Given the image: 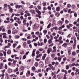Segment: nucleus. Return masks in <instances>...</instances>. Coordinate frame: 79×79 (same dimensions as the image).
I'll return each mask as SVG.
<instances>
[{"label": "nucleus", "mask_w": 79, "mask_h": 79, "mask_svg": "<svg viewBox=\"0 0 79 79\" xmlns=\"http://www.w3.org/2000/svg\"><path fill=\"white\" fill-rule=\"evenodd\" d=\"M74 40L75 44H77V42H76V38H75L74 39Z\"/></svg>", "instance_id": "43"}, {"label": "nucleus", "mask_w": 79, "mask_h": 79, "mask_svg": "<svg viewBox=\"0 0 79 79\" xmlns=\"http://www.w3.org/2000/svg\"><path fill=\"white\" fill-rule=\"evenodd\" d=\"M44 44H46V43H47V40L46 39H44Z\"/></svg>", "instance_id": "20"}, {"label": "nucleus", "mask_w": 79, "mask_h": 79, "mask_svg": "<svg viewBox=\"0 0 79 79\" xmlns=\"http://www.w3.org/2000/svg\"><path fill=\"white\" fill-rule=\"evenodd\" d=\"M44 10H47V8L45 7H44L43 8Z\"/></svg>", "instance_id": "61"}, {"label": "nucleus", "mask_w": 79, "mask_h": 79, "mask_svg": "<svg viewBox=\"0 0 79 79\" xmlns=\"http://www.w3.org/2000/svg\"><path fill=\"white\" fill-rule=\"evenodd\" d=\"M10 12L11 13H13V9L12 8H10Z\"/></svg>", "instance_id": "33"}, {"label": "nucleus", "mask_w": 79, "mask_h": 79, "mask_svg": "<svg viewBox=\"0 0 79 79\" xmlns=\"http://www.w3.org/2000/svg\"><path fill=\"white\" fill-rule=\"evenodd\" d=\"M35 50H36V49H34L33 50L32 53H35Z\"/></svg>", "instance_id": "56"}, {"label": "nucleus", "mask_w": 79, "mask_h": 79, "mask_svg": "<svg viewBox=\"0 0 79 79\" xmlns=\"http://www.w3.org/2000/svg\"><path fill=\"white\" fill-rule=\"evenodd\" d=\"M56 11L58 12L59 11H60V7H57L56 8Z\"/></svg>", "instance_id": "6"}, {"label": "nucleus", "mask_w": 79, "mask_h": 79, "mask_svg": "<svg viewBox=\"0 0 79 79\" xmlns=\"http://www.w3.org/2000/svg\"><path fill=\"white\" fill-rule=\"evenodd\" d=\"M67 59V58L66 57H64L63 59V60L64 61V62H65L66 61V60Z\"/></svg>", "instance_id": "32"}, {"label": "nucleus", "mask_w": 79, "mask_h": 79, "mask_svg": "<svg viewBox=\"0 0 79 79\" xmlns=\"http://www.w3.org/2000/svg\"><path fill=\"white\" fill-rule=\"evenodd\" d=\"M10 20L11 21V22H14V19L13 18L11 19Z\"/></svg>", "instance_id": "49"}, {"label": "nucleus", "mask_w": 79, "mask_h": 79, "mask_svg": "<svg viewBox=\"0 0 79 79\" xmlns=\"http://www.w3.org/2000/svg\"><path fill=\"white\" fill-rule=\"evenodd\" d=\"M18 70H19V69L18 68V67H17V68H16L15 71H18Z\"/></svg>", "instance_id": "58"}, {"label": "nucleus", "mask_w": 79, "mask_h": 79, "mask_svg": "<svg viewBox=\"0 0 79 79\" xmlns=\"http://www.w3.org/2000/svg\"><path fill=\"white\" fill-rule=\"evenodd\" d=\"M21 7H23V5H19V9Z\"/></svg>", "instance_id": "63"}, {"label": "nucleus", "mask_w": 79, "mask_h": 79, "mask_svg": "<svg viewBox=\"0 0 79 79\" xmlns=\"http://www.w3.org/2000/svg\"><path fill=\"white\" fill-rule=\"evenodd\" d=\"M75 66H77V67L78 66H79V64L78 63H77L75 64Z\"/></svg>", "instance_id": "46"}, {"label": "nucleus", "mask_w": 79, "mask_h": 79, "mask_svg": "<svg viewBox=\"0 0 79 79\" xmlns=\"http://www.w3.org/2000/svg\"><path fill=\"white\" fill-rule=\"evenodd\" d=\"M43 6H46V4H47V2H43Z\"/></svg>", "instance_id": "31"}, {"label": "nucleus", "mask_w": 79, "mask_h": 79, "mask_svg": "<svg viewBox=\"0 0 79 79\" xmlns=\"http://www.w3.org/2000/svg\"><path fill=\"white\" fill-rule=\"evenodd\" d=\"M17 32H18V30L17 29L14 30L12 32L13 34H15L17 33Z\"/></svg>", "instance_id": "2"}, {"label": "nucleus", "mask_w": 79, "mask_h": 79, "mask_svg": "<svg viewBox=\"0 0 79 79\" xmlns=\"http://www.w3.org/2000/svg\"><path fill=\"white\" fill-rule=\"evenodd\" d=\"M52 40H53V39H50L48 40V42L49 43V44H52Z\"/></svg>", "instance_id": "5"}, {"label": "nucleus", "mask_w": 79, "mask_h": 79, "mask_svg": "<svg viewBox=\"0 0 79 79\" xmlns=\"http://www.w3.org/2000/svg\"><path fill=\"white\" fill-rule=\"evenodd\" d=\"M71 6V5L70 4H68L67 7H68V8H70Z\"/></svg>", "instance_id": "39"}, {"label": "nucleus", "mask_w": 79, "mask_h": 79, "mask_svg": "<svg viewBox=\"0 0 79 79\" xmlns=\"http://www.w3.org/2000/svg\"><path fill=\"white\" fill-rule=\"evenodd\" d=\"M69 65H67L66 66V69H69Z\"/></svg>", "instance_id": "18"}, {"label": "nucleus", "mask_w": 79, "mask_h": 79, "mask_svg": "<svg viewBox=\"0 0 79 79\" xmlns=\"http://www.w3.org/2000/svg\"><path fill=\"white\" fill-rule=\"evenodd\" d=\"M53 29H55V30H58V28L56 27H53Z\"/></svg>", "instance_id": "38"}, {"label": "nucleus", "mask_w": 79, "mask_h": 79, "mask_svg": "<svg viewBox=\"0 0 79 79\" xmlns=\"http://www.w3.org/2000/svg\"><path fill=\"white\" fill-rule=\"evenodd\" d=\"M32 57H34L35 56V53H33L32 52Z\"/></svg>", "instance_id": "29"}, {"label": "nucleus", "mask_w": 79, "mask_h": 79, "mask_svg": "<svg viewBox=\"0 0 79 79\" xmlns=\"http://www.w3.org/2000/svg\"><path fill=\"white\" fill-rule=\"evenodd\" d=\"M15 14L13 13H12V15L11 16V18H13V16H15Z\"/></svg>", "instance_id": "44"}, {"label": "nucleus", "mask_w": 79, "mask_h": 79, "mask_svg": "<svg viewBox=\"0 0 79 79\" xmlns=\"http://www.w3.org/2000/svg\"><path fill=\"white\" fill-rule=\"evenodd\" d=\"M39 63L37 62H36L35 64V66L36 68L38 67V64Z\"/></svg>", "instance_id": "11"}, {"label": "nucleus", "mask_w": 79, "mask_h": 79, "mask_svg": "<svg viewBox=\"0 0 79 79\" xmlns=\"http://www.w3.org/2000/svg\"><path fill=\"white\" fill-rule=\"evenodd\" d=\"M4 56H6V52H4Z\"/></svg>", "instance_id": "55"}, {"label": "nucleus", "mask_w": 79, "mask_h": 79, "mask_svg": "<svg viewBox=\"0 0 79 79\" xmlns=\"http://www.w3.org/2000/svg\"><path fill=\"white\" fill-rule=\"evenodd\" d=\"M31 43V41L30 40H28L27 41V44H30Z\"/></svg>", "instance_id": "27"}, {"label": "nucleus", "mask_w": 79, "mask_h": 79, "mask_svg": "<svg viewBox=\"0 0 79 79\" xmlns=\"http://www.w3.org/2000/svg\"><path fill=\"white\" fill-rule=\"evenodd\" d=\"M48 9L49 11H50L52 9V7H50V6H49L48 7Z\"/></svg>", "instance_id": "26"}, {"label": "nucleus", "mask_w": 79, "mask_h": 79, "mask_svg": "<svg viewBox=\"0 0 79 79\" xmlns=\"http://www.w3.org/2000/svg\"><path fill=\"white\" fill-rule=\"evenodd\" d=\"M21 3H22V4H23V5H25V2H24L22 1L21 2Z\"/></svg>", "instance_id": "52"}, {"label": "nucleus", "mask_w": 79, "mask_h": 79, "mask_svg": "<svg viewBox=\"0 0 79 79\" xmlns=\"http://www.w3.org/2000/svg\"><path fill=\"white\" fill-rule=\"evenodd\" d=\"M63 23V22L62 21H59L58 24L59 25H62Z\"/></svg>", "instance_id": "8"}, {"label": "nucleus", "mask_w": 79, "mask_h": 79, "mask_svg": "<svg viewBox=\"0 0 79 79\" xmlns=\"http://www.w3.org/2000/svg\"><path fill=\"white\" fill-rule=\"evenodd\" d=\"M23 72H24V71H23L22 72L20 73V75L21 76V75H23Z\"/></svg>", "instance_id": "50"}, {"label": "nucleus", "mask_w": 79, "mask_h": 79, "mask_svg": "<svg viewBox=\"0 0 79 79\" xmlns=\"http://www.w3.org/2000/svg\"><path fill=\"white\" fill-rule=\"evenodd\" d=\"M64 77L63 79H67V77H66V74H64Z\"/></svg>", "instance_id": "19"}, {"label": "nucleus", "mask_w": 79, "mask_h": 79, "mask_svg": "<svg viewBox=\"0 0 79 79\" xmlns=\"http://www.w3.org/2000/svg\"><path fill=\"white\" fill-rule=\"evenodd\" d=\"M37 8H38V9H39V10H41V6H38Z\"/></svg>", "instance_id": "34"}, {"label": "nucleus", "mask_w": 79, "mask_h": 79, "mask_svg": "<svg viewBox=\"0 0 79 79\" xmlns=\"http://www.w3.org/2000/svg\"><path fill=\"white\" fill-rule=\"evenodd\" d=\"M72 76H74V73L72 72L71 73Z\"/></svg>", "instance_id": "62"}, {"label": "nucleus", "mask_w": 79, "mask_h": 79, "mask_svg": "<svg viewBox=\"0 0 79 79\" xmlns=\"http://www.w3.org/2000/svg\"><path fill=\"white\" fill-rule=\"evenodd\" d=\"M21 54H24V51L23 50H22L20 52Z\"/></svg>", "instance_id": "41"}, {"label": "nucleus", "mask_w": 79, "mask_h": 79, "mask_svg": "<svg viewBox=\"0 0 79 79\" xmlns=\"http://www.w3.org/2000/svg\"><path fill=\"white\" fill-rule=\"evenodd\" d=\"M75 60H76V58H73V59H72L71 60V61H73V62H74V61H75Z\"/></svg>", "instance_id": "40"}, {"label": "nucleus", "mask_w": 79, "mask_h": 79, "mask_svg": "<svg viewBox=\"0 0 79 79\" xmlns=\"http://www.w3.org/2000/svg\"><path fill=\"white\" fill-rule=\"evenodd\" d=\"M10 48V46H5V48Z\"/></svg>", "instance_id": "53"}, {"label": "nucleus", "mask_w": 79, "mask_h": 79, "mask_svg": "<svg viewBox=\"0 0 79 79\" xmlns=\"http://www.w3.org/2000/svg\"><path fill=\"white\" fill-rule=\"evenodd\" d=\"M51 25H52V24H51V23H49L47 26V28L49 29V28L51 27Z\"/></svg>", "instance_id": "13"}, {"label": "nucleus", "mask_w": 79, "mask_h": 79, "mask_svg": "<svg viewBox=\"0 0 79 79\" xmlns=\"http://www.w3.org/2000/svg\"><path fill=\"white\" fill-rule=\"evenodd\" d=\"M35 60L37 61H40V59H37V58H35Z\"/></svg>", "instance_id": "54"}, {"label": "nucleus", "mask_w": 79, "mask_h": 79, "mask_svg": "<svg viewBox=\"0 0 79 79\" xmlns=\"http://www.w3.org/2000/svg\"><path fill=\"white\" fill-rule=\"evenodd\" d=\"M16 62H17V60H13V63H16Z\"/></svg>", "instance_id": "59"}, {"label": "nucleus", "mask_w": 79, "mask_h": 79, "mask_svg": "<svg viewBox=\"0 0 79 79\" xmlns=\"http://www.w3.org/2000/svg\"><path fill=\"white\" fill-rule=\"evenodd\" d=\"M72 9H75L76 8V6H75V5H72Z\"/></svg>", "instance_id": "15"}, {"label": "nucleus", "mask_w": 79, "mask_h": 79, "mask_svg": "<svg viewBox=\"0 0 79 79\" xmlns=\"http://www.w3.org/2000/svg\"><path fill=\"white\" fill-rule=\"evenodd\" d=\"M43 32L44 35H45V34H46L47 33V30L44 31H43Z\"/></svg>", "instance_id": "23"}, {"label": "nucleus", "mask_w": 79, "mask_h": 79, "mask_svg": "<svg viewBox=\"0 0 79 79\" xmlns=\"http://www.w3.org/2000/svg\"><path fill=\"white\" fill-rule=\"evenodd\" d=\"M39 65H40V68H42L44 66V62L42 61H40L39 62Z\"/></svg>", "instance_id": "1"}, {"label": "nucleus", "mask_w": 79, "mask_h": 79, "mask_svg": "<svg viewBox=\"0 0 79 79\" xmlns=\"http://www.w3.org/2000/svg\"><path fill=\"white\" fill-rule=\"evenodd\" d=\"M72 55H73V56H75V55H76V52H73L72 53Z\"/></svg>", "instance_id": "12"}, {"label": "nucleus", "mask_w": 79, "mask_h": 79, "mask_svg": "<svg viewBox=\"0 0 79 79\" xmlns=\"http://www.w3.org/2000/svg\"><path fill=\"white\" fill-rule=\"evenodd\" d=\"M3 29V26H2L0 27V31H2V29Z\"/></svg>", "instance_id": "51"}, {"label": "nucleus", "mask_w": 79, "mask_h": 79, "mask_svg": "<svg viewBox=\"0 0 79 79\" xmlns=\"http://www.w3.org/2000/svg\"><path fill=\"white\" fill-rule=\"evenodd\" d=\"M60 15V14L59 12H56L55 14V15L56 16H57V17H59Z\"/></svg>", "instance_id": "4"}, {"label": "nucleus", "mask_w": 79, "mask_h": 79, "mask_svg": "<svg viewBox=\"0 0 79 79\" xmlns=\"http://www.w3.org/2000/svg\"><path fill=\"white\" fill-rule=\"evenodd\" d=\"M11 31L10 30H8V33L9 34H11Z\"/></svg>", "instance_id": "17"}, {"label": "nucleus", "mask_w": 79, "mask_h": 79, "mask_svg": "<svg viewBox=\"0 0 79 79\" xmlns=\"http://www.w3.org/2000/svg\"><path fill=\"white\" fill-rule=\"evenodd\" d=\"M5 69H8V66L6 64H5Z\"/></svg>", "instance_id": "24"}, {"label": "nucleus", "mask_w": 79, "mask_h": 79, "mask_svg": "<svg viewBox=\"0 0 79 79\" xmlns=\"http://www.w3.org/2000/svg\"><path fill=\"white\" fill-rule=\"evenodd\" d=\"M39 50L40 51V52H42L43 51V49L41 48H39Z\"/></svg>", "instance_id": "47"}, {"label": "nucleus", "mask_w": 79, "mask_h": 79, "mask_svg": "<svg viewBox=\"0 0 79 79\" xmlns=\"http://www.w3.org/2000/svg\"><path fill=\"white\" fill-rule=\"evenodd\" d=\"M65 24H68L69 23V21L68 20H66L65 21Z\"/></svg>", "instance_id": "36"}, {"label": "nucleus", "mask_w": 79, "mask_h": 79, "mask_svg": "<svg viewBox=\"0 0 79 79\" xmlns=\"http://www.w3.org/2000/svg\"><path fill=\"white\" fill-rule=\"evenodd\" d=\"M36 26H35V27H33V29H36L38 28V27H39V25H37Z\"/></svg>", "instance_id": "7"}, {"label": "nucleus", "mask_w": 79, "mask_h": 79, "mask_svg": "<svg viewBox=\"0 0 79 79\" xmlns=\"http://www.w3.org/2000/svg\"><path fill=\"white\" fill-rule=\"evenodd\" d=\"M58 61H61V58H60V57H58Z\"/></svg>", "instance_id": "42"}, {"label": "nucleus", "mask_w": 79, "mask_h": 79, "mask_svg": "<svg viewBox=\"0 0 79 79\" xmlns=\"http://www.w3.org/2000/svg\"><path fill=\"white\" fill-rule=\"evenodd\" d=\"M15 15L16 16H20V14H15Z\"/></svg>", "instance_id": "35"}, {"label": "nucleus", "mask_w": 79, "mask_h": 79, "mask_svg": "<svg viewBox=\"0 0 79 79\" xmlns=\"http://www.w3.org/2000/svg\"><path fill=\"white\" fill-rule=\"evenodd\" d=\"M7 53L8 55H10L11 53V51L9 50H8L7 51Z\"/></svg>", "instance_id": "10"}, {"label": "nucleus", "mask_w": 79, "mask_h": 79, "mask_svg": "<svg viewBox=\"0 0 79 79\" xmlns=\"http://www.w3.org/2000/svg\"><path fill=\"white\" fill-rule=\"evenodd\" d=\"M24 69H25V68L24 66H22L20 68L21 70H24Z\"/></svg>", "instance_id": "14"}, {"label": "nucleus", "mask_w": 79, "mask_h": 79, "mask_svg": "<svg viewBox=\"0 0 79 79\" xmlns=\"http://www.w3.org/2000/svg\"><path fill=\"white\" fill-rule=\"evenodd\" d=\"M7 9L8 8H7V7H4V10L5 11H7Z\"/></svg>", "instance_id": "21"}, {"label": "nucleus", "mask_w": 79, "mask_h": 79, "mask_svg": "<svg viewBox=\"0 0 79 79\" xmlns=\"http://www.w3.org/2000/svg\"><path fill=\"white\" fill-rule=\"evenodd\" d=\"M51 57H52V58H55V55L54 54H51Z\"/></svg>", "instance_id": "16"}, {"label": "nucleus", "mask_w": 79, "mask_h": 79, "mask_svg": "<svg viewBox=\"0 0 79 79\" xmlns=\"http://www.w3.org/2000/svg\"><path fill=\"white\" fill-rule=\"evenodd\" d=\"M26 56L24 55L23 56V59L24 60V59H26Z\"/></svg>", "instance_id": "25"}, {"label": "nucleus", "mask_w": 79, "mask_h": 79, "mask_svg": "<svg viewBox=\"0 0 79 79\" xmlns=\"http://www.w3.org/2000/svg\"><path fill=\"white\" fill-rule=\"evenodd\" d=\"M56 23V21H55V20H53L52 21V24H55Z\"/></svg>", "instance_id": "22"}, {"label": "nucleus", "mask_w": 79, "mask_h": 79, "mask_svg": "<svg viewBox=\"0 0 79 79\" xmlns=\"http://www.w3.org/2000/svg\"><path fill=\"white\" fill-rule=\"evenodd\" d=\"M35 69V67L33 66L32 67V70H33V71H34Z\"/></svg>", "instance_id": "37"}, {"label": "nucleus", "mask_w": 79, "mask_h": 79, "mask_svg": "<svg viewBox=\"0 0 79 79\" xmlns=\"http://www.w3.org/2000/svg\"><path fill=\"white\" fill-rule=\"evenodd\" d=\"M41 13H42L41 12H40V11L38 10V15H40Z\"/></svg>", "instance_id": "30"}, {"label": "nucleus", "mask_w": 79, "mask_h": 79, "mask_svg": "<svg viewBox=\"0 0 79 79\" xmlns=\"http://www.w3.org/2000/svg\"><path fill=\"white\" fill-rule=\"evenodd\" d=\"M16 39H19V36L17 35L16 36Z\"/></svg>", "instance_id": "60"}, {"label": "nucleus", "mask_w": 79, "mask_h": 79, "mask_svg": "<svg viewBox=\"0 0 79 79\" xmlns=\"http://www.w3.org/2000/svg\"><path fill=\"white\" fill-rule=\"evenodd\" d=\"M27 44V43L26 42H24L23 43V47L24 48H26V45Z\"/></svg>", "instance_id": "9"}, {"label": "nucleus", "mask_w": 79, "mask_h": 79, "mask_svg": "<svg viewBox=\"0 0 79 79\" xmlns=\"http://www.w3.org/2000/svg\"><path fill=\"white\" fill-rule=\"evenodd\" d=\"M50 37H51V39H53V36H52V35H50Z\"/></svg>", "instance_id": "57"}, {"label": "nucleus", "mask_w": 79, "mask_h": 79, "mask_svg": "<svg viewBox=\"0 0 79 79\" xmlns=\"http://www.w3.org/2000/svg\"><path fill=\"white\" fill-rule=\"evenodd\" d=\"M7 71H8V73H12V69H7Z\"/></svg>", "instance_id": "3"}, {"label": "nucleus", "mask_w": 79, "mask_h": 79, "mask_svg": "<svg viewBox=\"0 0 79 79\" xmlns=\"http://www.w3.org/2000/svg\"><path fill=\"white\" fill-rule=\"evenodd\" d=\"M22 39H23V41H27V40H26V39L25 38H22Z\"/></svg>", "instance_id": "45"}, {"label": "nucleus", "mask_w": 79, "mask_h": 79, "mask_svg": "<svg viewBox=\"0 0 79 79\" xmlns=\"http://www.w3.org/2000/svg\"><path fill=\"white\" fill-rule=\"evenodd\" d=\"M77 13H76V12H75L74 13V16H75V18H76V17H77Z\"/></svg>", "instance_id": "28"}, {"label": "nucleus", "mask_w": 79, "mask_h": 79, "mask_svg": "<svg viewBox=\"0 0 79 79\" xmlns=\"http://www.w3.org/2000/svg\"><path fill=\"white\" fill-rule=\"evenodd\" d=\"M43 29V27H40V32H41V31H42V30Z\"/></svg>", "instance_id": "48"}, {"label": "nucleus", "mask_w": 79, "mask_h": 79, "mask_svg": "<svg viewBox=\"0 0 79 79\" xmlns=\"http://www.w3.org/2000/svg\"><path fill=\"white\" fill-rule=\"evenodd\" d=\"M31 24H32V21H30V26H31Z\"/></svg>", "instance_id": "64"}]
</instances>
